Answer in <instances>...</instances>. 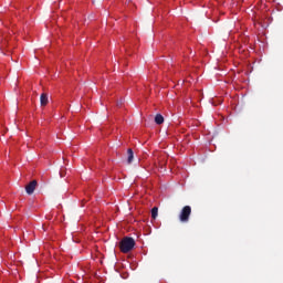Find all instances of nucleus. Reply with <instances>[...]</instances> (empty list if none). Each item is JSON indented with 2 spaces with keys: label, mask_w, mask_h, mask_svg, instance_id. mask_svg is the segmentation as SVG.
<instances>
[{
  "label": "nucleus",
  "mask_w": 283,
  "mask_h": 283,
  "mask_svg": "<svg viewBox=\"0 0 283 283\" xmlns=\"http://www.w3.org/2000/svg\"><path fill=\"white\" fill-rule=\"evenodd\" d=\"M136 247V241H134V238L132 237H125L120 242H119V249L122 253H129L132 249Z\"/></svg>",
  "instance_id": "obj_1"
},
{
  "label": "nucleus",
  "mask_w": 283,
  "mask_h": 283,
  "mask_svg": "<svg viewBox=\"0 0 283 283\" xmlns=\"http://www.w3.org/2000/svg\"><path fill=\"white\" fill-rule=\"evenodd\" d=\"M190 216H191V207L185 206L179 213L180 222H189Z\"/></svg>",
  "instance_id": "obj_2"
},
{
  "label": "nucleus",
  "mask_w": 283,
  "mask_h": 283,
  "mask_svg": "<svg viewBox=\"0 0 283 283\" xmlns=\"http://www.w3.org/2000/svg\"><path fill=\"white\" fill-rule=\"evenodd\" d=\"M36 180H32L30 184L25 186V191L29 196H32L34 193V189H36Z\"/></svg>",
  "instance_id": "obj_3"
},
{
  "label": "nucleus",
  "mask_w": 283,
  "mask_h": 283,
  "mask_svg": "<svg viewBox=\"0 0 283 283\" xmlns=\"http://www.w3.org/2000/svg\"><path fill=\"white\" fill-rule=\"evenodd\" d=\"M40 103L42 107H45V105H48V103H50V101L48 99V94L42 93L40 96Z\"/></svg>",
  "instance_id": "obj_4"
},
{
  "label": "nucleus",
  "mask_w": 283,
  "mask_h": 283,
  "mask_svg": "<svg viewBox=\"0 0 283 283\" xmlns=\"http://www.w3.org/2000/svg\"><path fill=\"white\" fill-rule=\"evenodd\" d=\"M127 163L128 165H132V163L134 161V150H132V148L127 149Z\"/></svg>",
  "instance_id": "obj_5"
},
{
  "label": "nucleus",
  "mask_w": 283,
  "mask_h": 283,
  "mask_svg": "<svg viewBox=\"0 0 283 283\" xmlns=\"http://www.w3.org/2000/svg\"><path fill=\"white\" fill-rule=\"evenodd\" d=\"M155 123L156 125H163L165 123V117H163L160 114H157L155 116Z\"/></svg>",
  "instance_id": "obj_6"
},
{
  "label": "nucleus",
  "mask_w": 283,
  "mask_h": 283,
  "mask_svg": "<svg viewBox=\"0 0 283 283\" xmlns=\"http://www.w3.org/2000/svg\"><path fill=\"white\" fill-rule=\"evenodd\" d=\"M158 218V207L151 209V219L156 220Z\"/></svg>",
  "instance_id": "obj_7"
},
{
  "label": "nucleus",
  "mask_w": 283,
  "mask_h": 283,
  "mask_svg": "<svg viewBox=\"0 0 283 283\" xmlns=\"http://www.w3.org/2000/svg\"><path fill=\"white\" fill-rule=\"evenodd\" d=\"M60 176H61V178H63L65 176V171L61 170Z\"/></svg>",
  "instance_id": "obj_8"
}]
</instances>
